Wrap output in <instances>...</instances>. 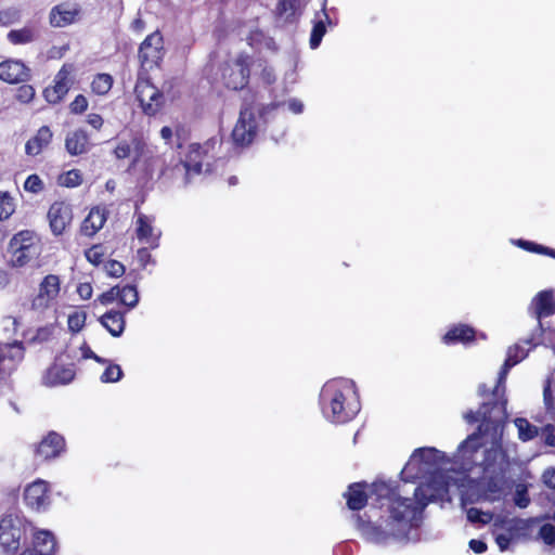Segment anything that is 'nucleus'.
<instances>
[{
  "instance_id": "cd10ccee",
  "label": "nucleus",
  "mask_w": 555,
  "mask_h": 555,
  "mask_svg": "<svg viewBox=\"0 0 555 555\" xmlns=\"http://www.w3.org/2000/svg\"><path fill=\"white\" fill-rule=\"evenodd\" d=\"M100 323L107 332L114 336L119 337L125 331V315L122 312L117 310H109L100 318Z\"/></svg>"
},
{
  "instance_id": "7c9ffc66",
  "label": "nucleus",
  "mask_w": 555,
  "mask_h": 555,
  "mask_svg": "<svg viewBox=\"0 0 555 555\" xmlns=\"http://www.w3.org/2000/svg\"><path fill=\"white\" fill-rule=\"evenodd\" d=\"M345 496L347 499L348 507L353 511L361 509L367 501V495L364 491L363 483L350 485L348 491L345 493Z\"/></svg>"
},
{
  "instance_id": "c03bdc74",
  "label": "nucleus",
  "mask_w": 555,
  "mask_h": 555,
  "mask_svg": "<svg viewBox=\"0 0 555 555\" xmlns=\"http://www.w3.org/2000/svg\"><path fill=\"white\" fill-rule=\"evenodd\" d=\"M514 503L516 506H518L520 508H526L529 505L530 499L528 496V491H527L526 486H524V485L517 486L515 495H514Z\"/></svg>"
},
{
  "instance_id": "aec40b11",
  "label": "nucleus",
  "mask_w": 555,
  "mask_h": 555,
  "mask_svg": "<svg viewBox=\"0 0 555 555\" xmlns=\"http://www.w3.org/2000/svg\"><path fill=\"white\" fill-rule=\"evenodd\" d=\"M281 107L282 102H271L268 104L258 105L254 104L255 114L257 120L261 124L262 130H267L280 120L283 121V125L285 124V118L280 113Z\"/></svg>"
},
{
  "instance_id": "a19ab883",
  "label": "nucleus",
  "mask_w": 555,
  "mask_h": 555,
  "mask_svg": "<svg viewBox=\"0 0 555 555\" xmlns=\"http://www.w3.org/2000/svg\"><path fill=\"white\" fill-rule=\"evenodd\" d=\"M13 211V198L8 192H0V221L8 219Z\"/></svg>"
},
{
  "instance_id": "e2e57ef3",
  "label": "nucleus",
  "mask_w": 555,
  "mask_h": 555,
  "mask_svg": "<svg viewBox=\"0 0 555 555\" xmlns=\"http://www.w3.org/2000/svg\"><path fill=\"white\" fill-rule=\"evenodd\" d=\"M83 358L86 359H93L95 362L105 364L108 362L107 359L99 357L96 353H94L88 346L82 349Z\"/></svg>"
},
{
  "instance_id": "a878e982",
  "label": "nucleus",
  "mask_w": 555,
  "mask_h": 555,
  "mask_svg": "<svg viewBox=\"0 0 555 555\" xmlns=\"http://www.w3.org/2000/svg\"><path fill=\"white\" fill-rule=\"evenodd\" d=\"M106 221V210L102 207H94L85 218L81 224V233L86 236H93L101 230Z\"/></svg>"
},
{
  "instance_id": "13d9d810",
  "label": "nucleus",
  "mask_w": 555,
  "mask_h": 555,
  "mask_svg": "<svg viewBox=\"0 0 555 555\" xmlns=\"http://www.w3.org/2000/svg\"><path fill=\"white\" fill-rule=\"evenodd\" d=\"M77 293L81 299L87 300L92 296V286L90 283H80L77 287Z\"/></svg>"
},
{
  "instance_id": "f704fd0d",
  "label": "nucleus",
  "mask_w": 555,
  "mask_h": 555,
  "mask_svg": "<svg viewBox=\"0 0 555 555\" xmlns=\"http://www.w3.org/2000/svg\"><path fill=\"white\" fill-rule=\"evenodd\" d=\"M119 300L122 305L132 309L138 305L139 294L137 287L133 285H126L124 287H119Z\"/></svg>"
},
{
  "instance_id": "72a5a7b5",
  "label": "nucleus",
  "mask_w": 555,
  "mask_h": 555,
  "mask_svg": "<svg viewBox=\"0 0 555 555\" xmlns=\"http://www.w3.org/2000/svg\"><path fill=\"white\" fill-rule=\"evenodd\" d=\"M113 86V78L108 74H98L91 83L92 91L96 94H106Z\"/></svg>"
},
{
  "instance_id": "393cba45",
  "label": "nucleus",
  "mask_w": 555,
  "mask_h": 555,
  "mask_svg": "<svg viewBox=\"0 0 555 555\" xmlns=\"http://www.w3.org/2000/svg\"><path fill=\"white\" fill-rule=\"evenodd\" d=\"M475 339V330L465 324L451 326L442 336V343L450 346L455 344H466Z\"/></svg>"
},
{
  "instance_id": "6e6552de",
  "label": "nucleus",
  "mask_w": 555,
  "mask_h": 555,
  "mask_svg": "<svg viewBox=\"0 0 555 555\" xmlns=\"http://www.w3.org/2000/svg\"><path fill=\"white\" fill-rule=\"evenodd\" d=\"M27 521L18 516L9 514L0 519V551L7 555L15 554L26 537Z\"/></svg>"
},
{
  "instance_id": "680f3d73",
  "label": "nucleus",
  "mask_w": 555,
  "mask_h": 555,
  "mask_svg": "<svg viewBox=\"0 0 555 555\" xmlns=\"http://www.w3.org/2000/svg\"><path fill=\"white\" fill-rule=\"evenodd\" d=\"M482 513L475 507H472L467 511V519L470 522H486V520L482 519Z\"/></svg>"
},
{
  "instance_id": "864d4df0",
  "label": "nucleus",
  "mask_w": 555,
  "mask_h": 555,
  "mask_svg": "<svg viewBox=\"0 0 555 555\" xmlns=\"http://www.w3.org/2000/svg\"><path fill=\"white\" fill-rule=\"evenodd\" d=\"M544 441L547 446L555 447V425L547 424L542 429Z\"/></svg>"
},
{
  "instance_id": "37998d69",
  "label": "nucleus",
  "mask_w": 555,
  "mask_h": 555,
  "mask_svg": "<svg viewBox=\"0 0 555 555\" xmlns=\"http://www.w3.org/2000/svg\"><path fill=\"white\" fill-rule=\"evenodd\" d=\"M24 189L27 192L38 194L43 190V181L38 175H30L24 183Z\"/></svg>"
},
{
  "instance_id": "a211bd4d",
  "label": "nucleus",
  "mask_w": 555,
  "mask_h": 555,
  "mask_svg": "<svg viewBox=\"0 0 555 555\" xmlns=\"http://www.w3.org/2000/svg\"><path fill=\"white\" fill-rule=\"evenodd\" d=\"M56 541L49 530H37L33 534V547L25 550L21 555H53Z\"/></svg>"
},
{
  "instance_id": "f3484780",
  "label": "nucleus",
  "mask_w": 555,
  "mask_h": 555,
  "mask_svg": "<svg viewBox=\"0 0 555 555\" xmlns=\"http://www.w3.org/2000/svg\"><path fill=\"white\" fill-rule=\"evenodd\" d=\"M154 218L144 214H138L137 218V237L150 248H156L159 244L160 231L154 225Z\"/></svg>"
},
{
  "instance_id": "052dcab7",
  "label": "nucleus",
  "mask_w": 555,
  "mask_h": 555,
  "mask_svg": "<svg viewBox=\"0 0 555 555\" xmlns=\"http://www.w3.org/2000/svg\"><path fill=\"white\" fill-rule=\"evenodd\" d=\"M87 122L94 129L100 130L103 126V118L99 114H89L87 116Z\"/></svg>"
},
{
  "instance_id": "c9c22d12",
  "label": "nucleus",
  "mask_w": 555,
  "mask_h": 555,
  "mask_svg": "<svg viewBox=\"0 0 555 555\" xmlns=\"http://www.w3.org/2000/svg\"><path fill=\"white\" fill-rule=\"evenodd\" d=\"M515 425L518 429V437L522 441H529L538 436V428L526 418H516Z\"/></svg>"
},
{
  "instance_id": "f257e3e1",
  "label": "nucleus",
  "mask_w": 555,
  "mask_h": 555,
  "mask_svg": "<svg viewBox=\"0 0 555 555\" xmlns=\"http://www.w3.org/2000/svg\"><path fill=\"white\" fill-rule=\"evenodd\" d=\"M450 460L431 447L415 449L401 470L403 482H416L413 496H402L393 492L385 482L372 485L377 495L379 515L365 513L357 515V528L361 537L370 543L386 545L390 542L416 541V530L421 526L423 512L429 502L441 498L448 491V482L442 473Z\"/></svg>"
},
{
  "instance_id": "bf43d9fd",
  "label": "nucleus",
  "mask_w": 555,
  "mask_h": 555,
  "mask_svg": "<svg viewBox=\"0 0 555 555\" xmlns=\"http://www.w3.org/2000/svg\"><path fill=\"white\" fill-rule=\"evenodd\" d=\"M542 478L546 487L555 490V468H547Z\"/></svg>"
},
{
  "instance_id": "39448f33",
  "label": "nucleus",
  "mask_w": 555,
  "mask_h": 555,
  "mask_svg": "<svg viewBox=\"0 0 555 555\" xmlns=\"http://www.w3.org/2000/svg\"><path fill=\"white\" fill-rule=\"evenodd\" d=\"M539 345L552 348L555 353V327L544 328L542 322H539L528 337L507 349L506 359L494 387V396H499L501 387H505L508 371L522 361L529 351Z\"/></svg>"
},
{
  "instance_id": "4c0bfd02",
  "label": "nucleus",
  "mask_w": 555,
  "mask_h": 555,
  "mask_svg": "<svg viewBox=\"0 0 555 555\" xmlns=\"http://www.w3.org/2000/svg\"><path fill=\"white\" fill-rule=\"evenodd\" d=\"M22 17L21 10L15 7H9L0 10V26H10L20 22Z\"/></svg>"
},
{
  "instance_id": "6ab92c4d",
  "label": "nucleus",
  "mask_w": 555,
  "mask_h": 555,
  "mask_svg": "<svg viewBox=\"0 0 555 555\" xmlns=\"http://www.w3.org/2000/svg\"><path fill=\"white\" fill-rule=\"evenodd\" d=\"M530 307L533 309V315L537 324L542 318L555 314V297L552 289L539 292L532 299Z\"/></svg>"
},
{
  "instance_id": "ddd939ff",
  "label": "nucleus",
  "mask_w": 555,
  "mask_h": 555,
  "mask_svg": "<svg viewBox=\"0 0 555 555\" xmlns=\"http://www.w3.org/2000/svg\"><path fill=\"white\" fill-rule=\"evenodd\" d=\"M61 291L60 278L48 274L39 284L37 296L33 299L31 307L35 310H46L57 298Z\"/></svg>"
},
{
  "instance_id": "603ef678",
  "label": "nucleus",
  "mask_w": 555,
  "mask_h": 555,
  "mask_svg": "<svg viewBox=\"0 0 555 555\" xmlns=\"http://www.w3.org/2000/svg\"><path fill=\"white\" fill-rule=\"evenodd\" d=\"M72 113L81 114L88 107V101L82 94H78L69 105Z\"/></svg>"
},
{
  "instance_id": "2eb2a0df",
  "label": "nucleus",
  "mask_w": 555,
  "mask_h": 555,
  "mask_svg": "<svg viewBox=\"0 0 555 555\" xmlns=\"http://www.w3.org/2000/svg\"><path fill=\"white\" fill-rule=\"evenodd\" d=\"M72 65H63L54 77V85L44 89L43 96L49 103L56 104L67 94L72 85Z\"/></svg>"
},
{
  "instance_id": "338daca9",
  "label": "nucleus",
  "mask_w": 555,
  "mask_h": 555,
  "mask_svg": "<svg viewBox=\"0 0 555 555\" xmlns=\"http://www.w3.org/2000/svg\"><path fill=\"white\" fill-rule=\"evenodd\" d=\"M496 544L499 545L501 551H505L508 548L511 543V538L507 534L501 533L495 538Z\"/></svg>"
},
{
  "instance_id": "7ed1b4c3",
  "label": "nucleus",
  "mask_w": 555,
  "mask_h": 555,
  "mask_svg": "<svg viewBox=\"0 0 555 555\" xmlns=\"http://www.w3.org/2000/svg\"><path fill=\"white\" fill-rule=\"evenodd\" d=\"M319 405L323 417L332 424H346L361 410L359 395L353 380L333 378L321 388Z\"/></svg>"
},
{
  "instance_id": "0e129e2a",
  "label": "nucleus",
  "mask_w": 555,
  "mask_h": 555,
  "mask_svg": "<svg viewBox=\"0 0 555 555\" xmlns=\"http://www.w3.org/2000/svg\"><path fill=\"white\" fill-rule=\"evenodd\" d=\"M469 547L477 554H482L487 551V544L481 540L472 539Z\"/></svg>"
},
{
  "instance_id": "79ce46f5",
  "label": "nucleus",
  "mask_w": 555,
  "mask_h": 555,
  "mask_svg": "<svg viewBox=\"0 0 555 555\" xmlns=\"http://www.w3.org/2000/svg\"><path fill=\"white\" fill-rule=\"evenodd\" d=\"M82 178L79 170L72 169L61 177V184L66 188H75L80 185Z\"/></svg>"
},
{
  "instance_id": "4be33fe9",
  "label": "nucleus",
  "mask_w": 555,
  "mask_h": 555,
  "mask_svg": "<svg viewBox=\"0 0 555 555\" xmlns=\"http://www.w3.org/2000/svg\"><path fill=\"white\" fill-rule=\"evenodd\" d=\"M65 448L64 438L55 433H49L38 444L37 447V455L42 457L43 460H50L57 457Z\"/></svg>"
},
{
  "instance_id": "0eeeda50",
  "label": "nucleus",
  "mask_w": 555,
  "mask_h": 555,
  "mask_svg": "<svg viewBox=\"0 0 555 555\" xmlns=\"http://www.w3.org/2000/svg\"><path fill=\"white\" fill-rule=\"evenodd\" d=\"M10 264L22 268L35 260L40 255V245L34 232L24 230L16 233L8 246Z\"/></svg>"
},
{
  "instance_id": "473e14b6",
  "label": "nucleus",
  "mask_w": 555,
  "mask_h": 555,
  "mask_svg": "<svg viewBox=\"0 0 555 555\" xmlns=\"http://www.w3.org/2000/svg\"><path fill=\"white\" fill-rule=\"evenodd\" d=\"M512 244L516 245L517 247H519L524 250L548 256V257L555 259V249H553L551 247H547V246H544V245H541V244H538V243H534L531 241L522 240V238L512 240Z\"/></svg>"
},
{
  "instance_id": "b1692460",
  "label": "nucleus",
  "mask_w": 555,
  "mask_h": 555,
  "mask_svg": "<svg viewBox=\"0 0 555 555\" xmlns=\"http://www.w3.org/2000/svg\"><path fill=\"white\" fill-rule=\"evenodd\" d=\"M53 133L48 126L39 128L37 133L30 138L25 144V153L28 156L39 155L52 140Z\"/></svg>"
},
{
  "instance_id": "e433bc0d",
  "label": "nucleus",
  "mask_w": 555,
  "mask_h": 555,
  "mask_svg": "<svg viewBox=\"0 0 555 555\" xmlns=\"http://www.w3.org/2000/svg\"><path fill=\"white\" fill-rule=\"evenodd\" d=\"M105 365H106V369L100 376V380L102 383H105V384L116 383L122 378L124 372L118 364L111 363V361L108 360V362L105 363Z\"/></svg>"
},
{
  "instance_id": "ea45409f",
  "label": "nucleus",
  "mask_w": 555,
  "mask_h": 555,
  "mask_svg": "<svg viewBox=\"0 0 555 555\" xmlns=\"http://www.w3.org/2000/svg\"><path fill=\"white\" fill-rule=\"evenodd\" d=\"M87 313L85 311H75L68 315L67 324L72 333H78L85 326Z\"/></svg>"
},
{
  "instance_id": "bb28decb",
  "label": "nucleus",
  "mask_w": 555,
  "mask_h": 555,
  "mask_svg": "<svg viewBox=\"0 0 555 555\" xmlns=\"http://www.w3.org/2000/svg\"><path fill=\"white\" fill-rule=\"evenodd\" d=\"M75 377V370L72 366L53 365L51 366L43 379L47 386L66 385Z\"/></svg>"
},
{
  "instance_id": "f8f14e48",
  "label": "nucleus",
  "mask_w": 555,
  "mask_h": 555,
  "mask_svg": "<svg viewBox=\"0 0 555 555\" xmlns=\"http://www.w3.org/2000/svg\"><path fill=\"white\" fill-rule=\"evenodd\" d=\"M163 37L159 33L149 35L139 48V60L143 73L158 66L163 59Z\"/></svg>"
},
{
  "instance_id": "9d476101",
  "label": "nucleus",
  "mask_w": 555,
  "mask_h": 555,
  "mask_svg": "<svg viewBox=\"0 0 555 555\" xmlns=\"http://www.w3.org/2000/svg\"><path fill=\"white\" fill-rule=\"evenodd\" d=\"M137 100L147 115H155L163 105V93L151 83L145 73L140 72L134 87Z\"/></svg>"
},
{
  "instance_id": "c756f323",
  "label": "nucleus",
  "mask_w": 555,
  "mask_h": 555,
  "mask_svg": "<svg viewBox=\"0 0 555 555\" xmlns=\"http://www.w3.org/2000/svg\"><path fill=\"white\" fill-rule=\"evenodd\" d=\"M78 10L67 5H56L50 13V23L54 27H65L75 21Z\"/></svg>"
},
{
  "instance_id": "9b49d317",
  "label": "nucleus",
  "mask_w": 555,
  "mask_h": 555,
  "mask_svg": "<svg viewBox=\"0 0 555 555\" xmlns=\"http://www.w3.org/2000/svg\"><path fill=\"white\" fill-rule=\"evenodd\" d=\"M248 56L238 55L233 62L228 63L222 69V78L227 88L232 90L243 89L249 78Z\"/></svg>"
},
{
  "instance_id": "de8ad7c7",
  "label": "nucleus",
  "mask_w": 555,
  "mask_h": 555,
  "mask_svg": "<svg viewBox=\"0 0 555 555\" xmlns=\"http://www.w3.org/2000/svg\"><path fill=\"white\" fill-rule=\"evenodd\" d=\"M104 253L101 245H94L86 251V258L89 262L98 266L103 261Z\"/></svg>"
},
{
  "instance_id": "6e6d98bb",
  "label": "nucleus",
  "mask_w": 555,
  "mask_h": 555,
  "mask_svg": "<svg viewBox=\"0 0 555 555\" xmlns=\"http://www.w3.org/2000/svg\"><path fill=\"white\" fill-rule=\"evenodd\" d=\"M160 138L164 140V142L169 145L170 147L173 146L175 144V133H173V130L168 127V126H164L162 129H160Z\"/></svg>"
},
{
  "instance_id": "c85d7f7f",
  "label": "nucleus",
  "mask_w": 555,
  "mask_h": 555,
  "mask_svg": "<svg viewBox=\"0 0 555 555\" xmlns=\"http://www.w3.org/2000/svg\"><path fill=\"white\" fill-rule=\"evenodd\" d=\"M39 31L35 25H25L20 29H12L8 33L7 39L14 46L28 44L38 39Z\"/></svg>"
},
{
  "instance_id": "f03ea898",
  "label": "nucleus",
  "mask_w": 555,
  "mask_h": 555,
  "mask_svg": "<svg viewBox=\"0 0 555 555\" xmlns=\"http://www.w3.org/2000/svg\"><path fill=\"white\" fill-rule=\"evenodd\" d=\"M478 393L480 397L489 395V400L483 401L478 411H468L463 417L469 424L480 423L479 431L483 437L482 442L491 443V448L481 450L479 466L485 474H490L492 477L502 474L505 466V454L499 444L503 431V421L506 416L505 387H501L499 396H494V389L489 393L487 386L481 384L478 387ZM489 490L491 492L500 490L492 479L489 481Z\"/></svg>"
},
{
  "instance_id": "4d7b16f0",
  "label": "nucleus",
  "mask_w": 555,
  "mask_h": 555,
  "mask_svg": "<svg viewBox=\"0 0 555 555\" xmlns=\"http://www.w3.org/2000/svg\"><path fill=\"white\" fill-rule=\"evenodd\" d=\"M130 153L131 147L127 142L119 143L114 151V154L118 159L127 158L130 155Z\"/></svg>"
},
{
  "instance_id": "09e8293b",
  "label": "nucleus",
  "mask_w": 555,
  "mask_h": 555,
  "mask_svg": "<svg viewBox=\"0 0 555 555\" xmlns=\"http://www.w3.org/2000/svg\"><path fill=\"white\" fill-rule=\"evenodd\" d=\"M283 105H286L287 109L294 115H300L305 111L304 102L297 98H291L285 102H282V106Z\"/></svg>"
},
{
  "instance_id": "8fccbe9b",
  "label": "nucleus",
  "mask_w": 555,
  "mask_h": 555,
  "mask_svg": "<svg viewBox=\"0 0 555 555\" xmlns=\"http://www.w3.org/2000/svg\"><path fill=\"white\" fill-rule=\"evenodd\" d=\"M105 271L109 276L119 278L125 273V267L117 260H109L105 264Z\"/></svg>"
},
{
  "instance_id": "2f4dec72",
  "label": "nucleus",
  "mask_w": 555,
  "mask_h": 555,
  "mask_svg": "<svg viewBox=\"0 0 555 555\" xmlns=\"http://www.w3.org/2000/svg\"><path fill=\"white\" fill-rule=\"evenodd\" d=\"M322 15L324 18H319L314 23L311 34H310L309 44H310V48L313 50L317 49L321 44V41H322L324 35L326 34L325 22L331 23V20L328 17L324 7L322 9Z\"/></svg>"
},
{
  "instance_id": "5fc2aeb1",
  "label": "nucleus",
  "mask_w": 555,
  "mask_h": 555,
  "mask_svg": "<svg viewBox=\"0 0 555 555\" xmlns=\"http://www.w3.org/2000/svg\"><path fill=\"white\" fill-rule=\"evenodd\" d=\"M9 356L13 360L21 361L24 358V347L21 341H15L9 348Z\"/></svg>"
},
{
  "instance_id": "20e7f679",
  "label": "nucleus",
  "mask_w": 555,
  "mask_h": 555,
  "mask_svg": "<svg viewBox=\"0 0 555 555\" xmlns=\"http://www.w3.org/2000/svg\"><path fill=\"white\" fill-rule=\"evenodd\" d=\"M219 140L210 139L189 145L184 159H177L170 165H164L159 170V177L176 180L181 178L184 186L191 184L196 176L207 175L214 171L216 146Z\"/></svg>"
},
{
  "instance_id": "5701e85b",
  "label": "nucleus",
  "mask_w": 555,
  "mask_h": 555,
  "mask_svg": "<svg viewBox=\"0 0 555 555\" xmlns=\"http://www.w3.org/2000/svg\"><path fill=\"white\" fill-rule=\"evenodd\" d=\"M91 146L90 138L83 129L73 130L65 138V149L72 156L86 154Z\"/></svg>"
},
{
  "instance_id": "49530a36",
  "label": "nucleus",
  "mask_w": 555,
  "mask_h": 555,
  "mask_svg": "<svg viewBox=\"0 0 555 555\" xmlns=\"http://www.w3.org/2000/svg\"><path fill=\"white\" fill-rule=\"evenodd\" d=\"M35 96V89L30 85H23L16 91V100L21 103H29Z\"/></svg>"
},
{
  "instance_id": "a18cd8bd",
  "label": "nucleus",
  "mask_w": 555,
  "mask_h": 555,
  "mask_svg": "<svg viewBox=\"0 0 555 555\" xmlns=\"http://www.w3.org/2000/svg\"><path fill=\"white\" fill-rule=\"evenodd\" d=\"M553 392H555V376H551L544 386L543 398L547 410L553 408Z\"/></svg>"
},
{
  "instance_id": "58836bf2",
  "label": "nucleus",
  "mask_w": 555,
  "mask_h": 555,
  "mask_svg": "<svg viewBox=\"0 0 555 555\" xmlns=\"http://www.w3.org/2000/svg\"><path fill=\"white\" fill-rule=\"evenodd\" d=\"M296 2L297 0H280L276 8L279 15L291 22L296 15Z\"/></svg>"
},
{
  "instance_id": "69168bd1",
  "label": "nucleus",
  "mask_w": 555,
  "mask_h": 555,
  "mask_svg": "<svg viewBox=\"0 0 555 555\" xmlns=\"http://www.w3.org/2000/svg\"><path fill=\"white\" fill-rule=\"evenodd\" d=\"M261 77L262 80L268 85H271L276 80L275 73L271 67H264L262 69Z\"/></svg>"
},
{
  "instance_id": "4468645a",
  "label": "nucleus",
  "mask_w": 555,
  "mask_h": 555,
  "mask_svg": "<svg viewBox=\"0 0 555 555\" xmlns=\"http://www.w3.org/2000/svg\"><path fill=\"white\" fill-rule=\"evenodd\" d=\"M24 500L30 508L38 512L46 511L51 504L48 483L41 479L30 483L25 489Z\"/></svg>"
},
{
  "instance_id": "423d86ee",
  "label": "nucleus",
  "mask_w": 555,
  "mask_h": 555,
  "mask_svg": "<svg viewBox=\"0 0 555 555\" xmlns=\"http://www.w3.org/2000/svg\"><path fill=\"white\" fill-rule=\"evenodd\" d=\"M261 130L254 104L245 101L231 133L233 145L241 149L250 146Z\"/></svg>"
},
{
  "instance_id": "dca6fc26",
  "label": "nucleus",
  "mask_w": 555,
  "mask_h": 555,
  "mask_svg": "<svg viewBox=\"0 0 555 555\" xmlns=\"http://www.w3.org/2000/svg\"><path fill=\"white\" fill-rule=\"evenodd\" d=\"M48 219L52 233L54 235L63 234L73 219L70 205L64 202L53 203L49 208Z\"/></svg>"
},
{
  "instance_id": "774afa93",
  "label": "nucleus",
  "mask_w": 555,
  "mask_h": 555,
  "mask_svg": "<svg viewBox=\"0 0 555 555\" xmlns=\"http://www.w3.org/2000/svg\"><path fill=\"white\" fill-rule=\"evenodd\" d=\"M138 259L141 262V266L144 268L147 262L151 260V254L149 253L146 247L140 248L138 250Z\"/></svg>"
},
{
  "instance_id": "412c9836",
  "label": "nucleus",
  "mask_w": 555,
  "mask_h": 555,
  "mask_svg": "<svg viewBox=\"0 0 555 555\" xmlns=\"http://www.w3.org/2000/svg\"><path fill=\"white\" fill-rule=\"evenodd\" d=\"M29 78V68L17 60H8L0 63V79L9 82L16 83L25 81Z\"/></svg>"
},
{
  "instance_id": "1a4fd4ad",
  "label": "nucleus",
  "mask_w": 555,
  "mask_h": 555,
  "mask_svg": "<svg viewBox=\"0 0 555 555\" xmlns=\"http://www.w3.org/2000/svg\"><path fill=\"white\" fill-rule=\"evenodd\" d=\"M482 438L479 429L469 435L460 443L450 463L452 462L462 472H470L474 467L479 466Z\"/></svg>"
},
{
  "instance_id": "3c124183",
  "label": "nucleus",
  "mask_w": 555,
  "mask_h": 555,
  "mask_svg": "<svg viewBox=\"0 0 555 555\" xmlns=\"http://www.w3.org/2000/svg\"><path fill=\"white\" fill-rule=\"evenodd\" d=\"M116 299H119V286H114L98 297V301L102 305L113 304Z\"/></svg>"
}]
</instances>
